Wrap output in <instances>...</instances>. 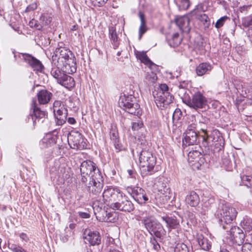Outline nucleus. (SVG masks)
Wrapping results in <instances>:
<instances>
[{"label": "nucleus", "mask_w": 252, "mask_h": 252, "mask_svg": "<svg viewBox=\"0 0 252 252\" xmlns=\"http://www.w3.org/2000/svg\"><path fill=\"white\" fill-rule=\"evenodd\" d=\"M52 63L55 65L64 66L67 74L76 71V62L72 52L66 47L57 48L52 58Z\"/></svg>", "instance_id": "obj_1"}, {"label": "nucleus", "mask_w": 252, "mask_h": 252, "mask_svg": "<svg viewBox=\"0 0 252 252\" xmlns=\"http://www.w3.org/2000/svg\"><path fill=\"white\" fill-rule=\"evenodd\" d=\"M139 160L140 170L143 175H151L155 172L154 167L156 163V158L146 148L143 149L141 152Z\"/></svg>", "instance_id": "obj_2"}, {"label": "nucleus", "mask_w": 252, "mask_h": 252, "mask_svg": "<svg viewBox=\"0 0 252 252\" xmlns=\"http://www.w3.org/2000/svg\"><path fill=\"white\" fill-rule=\"evenodd\" d=\"M237 215L236 209L228 203H225L218 209L216 215L221 223L224 229H226V225L230 224L235 219Z\"/></svg>", "instance_id": "obj_3"}, {"label": "nucleus", "mask_w": 252, "mask_h": 252, "mask_svg": "<svg viewBox=\"0 0 252 252\" xmlns=\"http://www.w3.org/2000/svg\"><path fill=\"white\" fill-rule=\"evenodd\" d=\"M155 101L158 108L162 109L172 102L173 96L169 92V88L165 84H161L157 90L153 92Z\"/></svg>", "instance_id": "obj_4"}, {"label": "nucleus", "mask_w": 252, "mask_h": 252, "mask_svg": "<svg viewBox=\"0 0 252 252\" xmlns=\"http://www.w3.org/2000/svg\"><path fill=\"white\" fill-rule=\"evenodd\" d=\"M120 107L123 108L128 113L134 115L140 114V105L137 103L136 98L131 94H124L121 95L119 100Z\"/></svg>", "instance_id": "obj_5"}, {"label": "nucleus", "mask_w": 252, "mask_h": 252, "mask_svg": "<svg viewBox=\"0 0 252 252\" xmlns=\"http://www.w3.org/2000/svg\"><path fill=\"white\" fill-rule=\"evenodd\" d=\"M209 123V120L207 118H202L199 121V124L201 126V130L204 133V135H202L203 142L206 143V145H208L211 142L212 144H214L215 146L220 150L223 147L224 145V141L221 136L216 135L215 136L214 133L212 135H208L207 131L204 128L203 125H207Z\"/></svg>", "instance_id": "obj_6"}, {"label": "nucleus", "mask_w": 252, "mask_h": 252, "mask_svg": "<svg viewBox=\"0 0 252 252\" xmlns=\"http://www.w3.org/2000/svg\"><path fill=\"white\" fill-rule=\"evenodd\" d=\"M81 181L83 183H86L89 179L93 178L96 174H101L97 168L96 164L91 160H85L80 165Z\"/></svg>", "instance_id": "obj_7"}, {"label": "nucleus", "mask_w": 252, "mask_h": 252, "mask_svg": "<svg viewBox=\"0 0 252 252\" xmlns=\"http://www.w3.org/2000/svg\"><path fill=\"white\" fill-rule=\"evenodd\" d=\"M123 193L118 188L109 187L105 189L102 193L103 204L112 208L113 204L123 198Z\"/></svg>", "instance_id": "obj_8"}, {"label": "nucleus", "mask_w": 252, "mask_h": 252, "mask_svg": "<svg viewBox=\"0 0 252 252\" xmlns=\"http://www.w3.org/2000/svg\"><path fill=\"white\" fill-rule=\"evenodd\" d=\"M67 139L68 144L72 149L81 150L87 148L86 139L78 131H70Z\"/></svg>", "instance_id": "obj_9"}, {"label": "nucleus", "mask_w": 252, "mask_h": 252, "mask_svg": "<svg viewBox=\"0 0 252 252\" xmlns=\"http://www.w3.org/2000/svg\"><path fill=\"white\" fill-rule=\"evenodd\" d=\"M183 102L189 107L197 110L205 108L207 105V98L200 93H195L191 98H184Z\"/></svg>", "instance_id": "obj_10"}, {"label": "nucleus", "mask_w": 252, "mask_h": 252, "mask_svg": "<svg viewBox=\"0 0 252 252\" xmlns=\"http://www.w3.org/2000/svg\"><path fill=\"white\" fill-rule=\"evenodd\" d=\"M154 187L162 194L161 197H164L163 203L170 199V189L167 179L164 177L159 176L156 178L155 180Z\"/></svg>", "instance_id": "obj_11"}, {"label": "nucleus", "mask_w": 252, "mask_h": 252, "mask_svg": "<svg viewBox=\"0 0 252 252\" xmlns=\"http://www.w3.org/2000/svg\"><path fill=\"white\" fill-rule=\"evenodd\" d=\"M53 111L58 126H62L67 120V110L63 102L56 100L53 104Z\"/></svg>", "instance_id": "obj_12"}, {"label": "nucleus", "mask_w": 252, "mask_h": 252, "mask_svg": "<svg viewBox=\"0 0 252 252\" xmlns=\"http://www.w3.org/2000/svg\"><path fill=\"white\" fill-rule=\"evenodd\" d=\"M90 193L97 195L99 194L103 188V182L101 174H96L94 177L88 180L84 183Z\"/></svg>", "instance_id": "obj_13"}, {"label": "nucleus", "mask_w": 252, "mask_h": 252, "mask_svg": "<svg viewBox=\"0 0 252 252\" xmlns=\"http://www.w3.org/2000/svg\"><path fill=\"white\" fill-rule=\"evenodd\" d=\"M145 227L152 236L154 235L157 238H161L166 234V231L162 224L155 219L147 224Z\"/></svg>", "instance_id": "obj_14"}, {"label": "nucleus", "mask_w": 252, "mask_h": 252, "mask_svg": "<svg viewBox=\"0 0 252 252\" xmlns=\"http://www.w3.org/2000/svg\"><path fill=\"white\" fill-rule=\"evenodd\" d=\"M83 238L86 243L92 246L98 245L101 242V237L98 232L85 229L83 233Z\"/></svg>", "instance_id": "obj_15"}, {"label": "nucleus", "mask_w": 252, "mask_h": 252, "mask_svg": "<svg viewBox=\"0 0 252 252\" xmlns=\"http://www.w3.org/2000/svg\"><path fill=\"white\" fill-rule=\"evenodd\" d=\"M31 108L33 110L32 114H31V117L34 124L38 123H43L45 119L46 112L41 111L37 106L35 100H33L31 104Z\"/></svg>", "instance_id": "obj_16"}, {"label": "nucleus", "mask_w": 252, "mask_h": 252, "mask_svg": "<svg viewBox=\"0 0 252 252\" xmlns=\"http://www.w3.org/2000/svg\"><path fill=\"white\" fill-rule=\"evenodd\" d=\"M18 54L19 57L20 58L22 57L29 64L34 70H36V71L40 72H42L43 71L44 66L39 60L29 54H21L19 53H18Z\"/></svg>", "instance_id": "obj_17"}, {"label": "nucleus", "mask_w": 252, "mask_h": 252, "mask_svg": "<svg viewBox=\"0 0 252 252\" xmlns=\"http://www.w3.org/2000/svg\"><path fill=\"white\" fill-rule=\"evenodd\" d=\"M230 239L233 243H235L239 246L244 243L245 235L239 227L233 226L230 228Z\"/></svg>", "instance_id": "obj_18"}, {"label": "nucleus", "mask_w": 252, "mask_h": 252, "mask_svg": "<svg viewBox=\"0 0 252 252\" xmlns=\"http://www.w3.org/2000/svg\"><path fill=\"white\" fill-rule=\"evenodd\" d=\"M122 200L121 202L117 201L116 203L113 204L112 209L125 212H130L134 210V205L130 201L126 199L123 200V199Z\"/></svg>", "instance_id": "obj_19"}, {"label": "nucleus", "mask_w": 252, "mask_h": 252, "mask_svg": "<svg viewBox=\"0 0 252 252\" xmlns=\"http://www.w3.org/2000/svg\"><path fill=\"white\" fill-rule=\"evenodd\" d=\"M198 135L195 131H186L183 139V146H187L197 143Z\"/></svg>", "instance_id": "obj_20"}, {"label": "nucleus", "mask_w": 252, "mask_h": 252, "mask_svg": "<svg viewBox=\"0 0 252 252\" xmlns=\"http://www.w3.org/2000/svg\"><path fill=\"white\" fill-rule=\"evenodd\" d=\"M93 207L96 219L100 221L106 222V220H103L102 219L104 220V218H107L108 211L102 209L103 207H104L103 204L100 202L99 204L97 205L96 203H94Z\"/></svg>", "instance_id": "obj_21"}, {"label": "nucleus", "mask_w": 252, "mask_h": 252, "mask_svg": "<svg viewBox=\"0 0 252 252\" xmlns=\"http://www.w3.org/2000/svg\"><path fill=\"white\" fill-rule=\"evenodd\" d=\"M138 220H141L145 226L154 220L153 213L149 209L148 210H140L137 215Z\"/></svg>", "instance_id": "obj_22"}, {"label": "nucleus", "mask_w": 252, "mask_h": 252, "mask_svg": "<svg viewBox=\"0 0 252 252\" xmlns=\"http://www.w3.org/2000/svg\"><path fill=\"white\" fill-rule=\"evenodd\" d=\"M215 199L213 197L204 196L202 199V207H198L197 211L201 215H205L207 212L211 208L212 205L214 203Z\"/></svg>", "instance_id": "obj_23"}, {"label": "nucleus", "mask_w": 252, "mask_h": 252, "mask_svg": "<svg viewBox=\"0 0 252 252\" xmlns=\"http://www.w3.org/2000/svg\"><path fill=\"white\" fill-rule=\"evenodd\" d=\"M175 22L182 31L186 33H188L189 32V20L188 16H183L179 17L176 19Z\"/></svg>", "instance_id": "obj_24"}, {"label": "nucleus", "mask_w": 252, "mask_h": 252, "mask_svg": "<svg viewBox=\"0 0 252 252\" xmlns=\"http://www.w3.org/2000/svg\"><path fill=\"white\" fill-rule=\"evenodd\" d=\"M110 137L113 141L116 149L121 151L122 148V145L119 143V134L117 127L115 125H112L110 131Z\"/></svg>", "instance_id": "obj_25"}, {"label": "nucleus", "mask_w": 252, "mask_h": 252, "mask_svg": "<svg viewBox=\"0 0 252 252\" xmlns=\"http://www.w3.org/2000/svg\"><path fill=\"white\" fill-rule=\"evenodd\" d=\"M186 202L191 207L197 206L200 202V198L194 191H189L186 197Z\"/></svg>", "instance_id": "obj_26"}, {"label": "nucleus", "mask_w": 252, "mask_h": 252, "mask_svg": "<svg viewBox=\"0 0 252 252\" xmlns=\"http://www.w3.org/2000/svg\"><path fill=\"white\" fill-rule=\"evenodd\" d=\"M188 160L189 162L198 163L199 164L203 163L204 158H203V155L201 153L197 150L190 151L188 153Z\"/></svg>", "instance_id": "obj_27"}, {"label": "nucleus", "mask_w": 252, "mask_h": 252, "mask_svg": "<svg viewBox=\"0 0 252 252\" xmlns=\"http://www.w3.org/2000/svg\"><path fill=\"white\" fill-rule=\"evenodd\" d=\"M52 96V94L46 90L40 91L37 94L38 102L41 104H47Z\"/></svg>", "instance_id": "obj_28"}, {"label": "nucleus", "mask_w": 252, "mask_h": 252, "mask_svg": "<svg viewBox=\"0 0 252 252\" xmlns=\"http://www.w3.org/2000/svg\"><path fill=\"white\" fill-rule=\"evenodd\" d=\"M52 69L51 70V74L52 76L57 79V82L61 79L62 77H63V75H65L67 73L64 71V66H60L59 65H55L52 63Z\"/></svg>", "instance_id": "obj_29"}, {"label": "nucleus", "mask_w": 252, "mask_h": 252, "mask_svg": "<svg viewBox=\"0 0 252 252\" xmlns=\"http://www.w3.org/2000/svg\"><path fill=\"white\" fill-rule=\"evenodd\" d=\"M196 239L199 245L202 250L209 251L211 247V242L202 233H198L197 234Z\"/></svg>", "instance_id": "obj_30"}, {"label": "nucleus", "mask_w": 252, "mask_h": 252, "mask_svg": "<svg viewBox=\"0 0 252 252\" xmlns=\"http://www.w3.org/2000/svg\"><path fill=\"white\" fill-rule=\"evenodd\" d=\"M212 69L211 64L208 63H200L196 66L195 71L197 76H202L210 71Z\"/></svg>", "instance_id": "obj_31"}, {"label": "nucleus", "mask_w": 252, "mask_h": 252, "mask_svg": "<svg viewBox=\"0 0 252 252\" xmlns=\"http://www.w3.org/2000/svg\"><path fill=\"white\" fill-rule=\"evenodd\" d=\"M56 137L51 134H48L40 141V145L42 148L51 147L55 144Z\"/></svg>", "instance_id": "obj_32"}, {"label": "nucleus", "mask_w": 252, "mask_h": 252, "mask_svg": "<svg viewBox=\"0 0 252 252\" xmlns=\"http://www.w3.org/2000/svg\"><path fill=\"white\" fill-rule=\"evenodd\" d=\"M162 220L166 223V226L169 229H175L179 225V222L175 217H169L167 216L161 217Z\"/></svg>", "instance_id": "obj_33"}, {"label": "nucleus", "mask_w": 252, "mask_h": 252, "mask_svg": "<svg viewBox=\"0 0 252 252\" xmlns=\"http://www.w3.org/2000/svg\"><path fill=\"white\" fill-rule=\"evenodd\" d=\"M58 83L67 89L71 88L74 86L73 78L67 75L66 73L63 75V77L59 80Z\"/></svg>", "instance_id": "obj_34"}, {"label": "nucleus", "mask_w": 252, "mask_h": 252, "mask_svg": "<svg viewBox=\"0 0 252 252\" xmlns=\"http://www.w3.org/2000/svg\"><path fill=\"white\" fill-rule=\"evenodd\" d=\"M139 17L140 19V26L139 29V38L140 39L142 35L148 30V28L146 26V22L144 13L142 11H139Z\"/></svg>", "instance_id": "obj_35"}, {"label": "nucleus", "mask_w": 252, "mask_h": 252, "mask_svg": "<svg viewBox=\"0 0 252 252\" xmlns=\"http://www.w3.org/2000/svg\"><path fill=\"white\" fill-rule=\"evenodd\" d=\"M135 54L137 59H139L141 62L145 64L149 65L150 67L152 65H154V63L148 57L145 52H137Z\"/></svg>", "instance_id": "obj_36"}, {"label": "nucleus", "mask_w": 252, "mask_h": 252, "mask_svg": "<svg viewBox=\"0 0 252 252\" xmlns=\"http://www.w3.org/2000/svg\"><path fill=\"white\" fill-rule=\"evenodd\" d=\"M109 36L113 44L114 48L116 49L119 45L118 36L116 32V29L114 27H111L109 29Z\"/></svg>", "instance_id": "obj_37"}, {"label": "nucleus", "mask_w": 252, "mask_h": 252, "mask_svg": "<svg viewBox=\"0 0 252 252\" xmlns=\"http://www.w3.org/2000/svg\"><path fill=\"white\" fill-rule=\"evenodd\" d=\"M62 165L59 167L58 170L57 171V174L60 177L63 179H68L70 177V173L69 168H66L64 167V164H61Z\"/></svg>", "instance_id": "obj_38"}, {"label": "nucleus", "mask_w": 252, "mask_h": 252, "mask_svg": "<svg viewBox=\"0 0 252 252\" xmlns=\"http://www.w3.org/2000/svg\"><path fill=\"white\" fill-rule=\"evenodd\" d=\"M143 189L139 187H128L126 189L127 192L135 200L139 194L141 193Z\"/></svg>", "instance_id": "obj_39"}, {"label": "nucleus", "mask_w": 252, "mask_h": 252, "mask_svg": "<svg viewBox=\"0 0 252 252\" xmlns=\"http://www.w3.org/2000/svg\"><path fill=\"white\" fill-rule=\"evenodd\" d=\"M241 226L246 231L250 232L252 230V219L246 217L241 221Z\"/></svg>", "instance_id": "obj_40"}, {"label": "nucleus", "mask_w": 252, "mask_h": 252, "mask_svg": "<svg viewBox=\"0 0 252 252\" xmlns=\"http://www.w3.org/2000/svg\"><path fill=\"white\" fill-rule=\"evenodd\" d=\"M135 200L140 204H143L150 202L149 197L144 189Z\"/></svg>", "instance_id": "obj_41"}, {"label": "nucleus", "mask_w": 252, "mask_h": 252, "mask_svg": "<svg viewBox=\"0 0 252 252\" xmlns=\"http://www.w3.org/2000/svg\"><path fill=\"white\" fill-rule=\"evenodd\" d=\"M181 42V39L179 37L178 33H174L171 39L168 41L169 45L171 47H175L178 46Z\"/></svg>", "instance_id": "obj_42"}, {"label": "nucleus", "mask_w": 252, "mask_h": 252, "mask_svg": "<svg viewBox=\"0 0 252 252\" xmlns=\"http://www.w3.org/2000/svg\"><path fill=\"white\" fill-rule=\"evenodd\" d=\"M241 185L246 186L248 188L252 187V177L251 176L243 175L241 177Z\"/></svg>", "instance_id": "obj_43"}, {"label": "nucleus", "mask_w": 252, "mask_h": 252, "mask_svg": "<svg viewBox=\"0 0 252 252\" xmlns=\"http://www.w3.org/2000/svg\"><path fill=\"white\" fill-rule=\"evenodd\" d=\"M118 219V216L117 213L113 211L112 212H108V215H107V218L106 219L104 218L103 220H106V222H114L117 221Z\"/></svg>", "instance_id": "obj_44"}, {"label": "nucleus", "mask_w": 252, "mask_h": 252, "mask_svg": "<svg viewBox=\"0 0 252 252\" xmlns=\"http://www.w3.org/2000/svg\"><path fill=\"white\" fill-rule=\"evenodd\" d=\"M8 248L13 252H27L22 247L15 244H8Z\"/></svg>", "instance_id": "obj_45"}, {"label": "nucleus", "mask_w": 252, "mask_h": 252, "mask_svg": "<svg viewBox=\"0 0 252 252\" xmlns=\"http://www.w3.org/2000/svg\"><path fill=\"white\" fill-rule=\"evenodd\" d=\"M175 252H189L188 246L184 243H178L176 246Z\"/></svg>", "instance_id": "obj_46"}, {"label": "nucleus", "mask_w": 252, "mask_h": 252, "mask_svg": "<svg viewBox=\"0 0 252 252\" xmlns=\"http://www.w3.org/2000/svg\"><path fill=\"white\" fill-rule=\"evenodd\" d=\"M145 78L149 82L155 83L157 80V76L155 73L151 71L150 72H147L145 75Z\"/></svg>", "instance_id": "obj_47"}, {"label": "nucleus", "mask_w": 252, "mask_h": 252, "mask_svg": "<svg viewBox=\"0 0 252 252\" xmlns=\"http://www.w3.org/2000/svg\"><path fill=\"white\" fill-rule=\"evenodd\" d=\"M40 20L44 25H48L52 21V17L47 14H43L41 16Z\"/></svg>", "instance_id": "obj_48"}, {"label": "nucleus", "mask_w": 252, "mask_h": 252, "mask_svg": "<svg viewBox=\"0 0 252 252\" xmlns=\"http://www.w3.org/2000/svg\"><path fill=\"white\" fill-rule=\"evenodd\" d=\"M242 25L245 27H252V15L243 18Z\"/></svg>", "instance_id": "obj_49"}, {"label": "nucleus", "mask_w": 252, "mask_h": 252, "mask_svg": "<svg viewBox=\"0 0 252 252\" xmlns=\"http://www.w3.org/2000/svg\"><path fill=\"white\" fill-rule=\"evenodd\" d=\"M190 6L189 0H181L179 5L180 10H187Z\"/></svg>", "instance_id": "obj_50"}, {"label": "nucleus", "mask_w": 252, "mask_h": 252, "mask_svg": "<svg viewBox=\"0 0 252 252\" xmlns=\"http://www.w3.org/2000/svg\"><path fill=\"white\" fill-rule=\"evenodd\" d=\"M228 19V17L226 16H224L221 17L216 23V24H215L216 28L219 29V28H220V27H222L223 25H224L225 22Z\"/></svg>", "instance_id": "obj_51"}, {"label": "nucleus", "mask_w": 252, "mask_h": 252, "mask_svg": "<svg viewBox=\"0 0 252 252\" xmlns=\"http://www.w3.org/2000/svg\"><path fill=\"white\" fill-rule=\"evenodd\" d=\"M242 252H252V245L249 243H245L242 247Z\"/></svg>", "instance_id": "obj_52"}, {"label": "nucleus", "mask_w": 252, "mask_h": 252, "mask_svg": "<svg viewBox=\"0 0 252 252\" xmlns=\"http://www.w3.org/2000/svg\"><path fill=\"white\" fill-rule=\"evenodd\" d=\"M143 126V123L141 121L133 122L132 124V129L133 130H138Z\"/></svg>", "instance_id": "obj_53"}, {"label": "nucleus", "mask_w": 252, "mask_h": 252, "mask_svg": "<svg viewBox=\"0 0 252 252\" xmlns=\"http://www.w3.org/2000/svg\"><path fill=\"white\" fill-rule=\"evenodd\" d=\"M182 116V112L179 109H176L173 114V119L174 121L179 120Z\"/></svg>", "instance_id": "obj_54"}, {"label": "nucleus", "mask_w": 252, "mask_h": 252, "mask_svg": "<svg viewBox=\"0 0 252 252\" xmlns=\"http://www.w3.org/2000/svg\"><path fill=\"white\" fill-rule=\"evenodd\" d=\"M150 242L153 245V248L155 250H158L160 249V246L158 243L157 241L154 237L151 238Z\"/></svg>", "instance_id": "obj_55"}, {"label": "nucleus", "mask_w": 252, "mask_h": 252, "mask_svg": "<svg viewBox=\"0 0 252 252\" xmlns=\"http://www.w3.org/2000/svg\"><path fill=\"white\" fill-rule=\"evenodd\" d=\"M180 75V72L176 71V72H166V77L170 79H174L175 77H178Z\"/></svg>", "instance_id": "obj_56"}, {"label": "nucleus", "mask_w": 252, "mask_h": 252, "mask_svg": "<svg viewBox=\"0 0 252 252\" xmlns=\"http://www.w3.org/2000/svg\"><path fill=\"white\" fill-rule=\"evenodd\" d=\"M196 126H197L196 124H195L194 123H192V124H189L188 126L186 131H196Z\"/></svg>", "instance_id": "obj_57"}, {"label": "nucleus", "mask_w": 252, "mask_h": 252, "mask_svg": "<svg viewBox=\"0 0 252 252\" xmlns=\"http://www.w3.org/2000/svg\"><path fill=\"white\" fill-rule=\"evenodd\" d=\"M69 236L67 232L64 234H62L61 235V239L63 242H65L68 241Z\"/></svg>", "instance_id": "obj_58"}, {"label": "nucleus", "mask_w": 252, "mask_h": 252, "mask_svg": "<svg viewBox=\"0 0 252 252\" xmlns=\"http://www.w3.org/2000/svg\"><path fill=\"white\" fill-rule=\"evenodd\" d=\"M19 236L23 241L28 242L29 240V238L26 233H22L20 234Z\"/></svg>", "instance_id": "obj_59"}, {"label": "nucleus", "mask_w": 252, "mask_h": 252, "mask_svg": "<svg viewBox=\"0 0 252 252\" xmlns=\"http://www.w3.org/2000/svg\"><path fill=\"white\" fill-rule=\"evenodd\" d=\"M79 216L82 218L84 219L89 218L90 217V215L85 212H79Z\"/></svg>", "instance_id": "obj_60"}, {"label": "nucleus", "mask_w": 252, "mask_h": 252, "mask_svg": "<svg viewBox=\"0 0 252 252\" xmlns=\"http://www.w3.org/2000/svg\"><path fill=\"white\" fill-rule=\"evenodd\" d=\"M66 120H67V122L70 125H75L76 123V120L72 117H69Z\"/></svg>", "instance_id": "obj_61"}, {"label": "nucleus", "mask_w": 252, "mask_h": 252, "mask_svg": "<svg viewBox=\"0 0 252 252\" xmlns=\"http://www.w3.org/2000/svg\"><path fill=\"white\" fill-rule=\"evenodd\" d=\"M202 6L201 5H198L196 6V8L195 9H194L193 10V11H192L193 14H196L197 15H199V14L198 13V11L200 9H202Z\"/></svg>", "instance_id": "obj_62"}, {"label": "nucleus", "mask_w": 252, "mask_h": 252, "mask_svg": "<svg viewBox=\"0 0 252 252\" xmlns=\"http://www.w3.org/2000/svg\"><path fill=\"white\" fill-rule=\"evenodd\" d=\"M36 8V5L35 4H32V5L28 6L26 8V11H29L31 10H33Z\"/></svg>", "instance_id": "obj_63"}, {"label": "nucleus", "mask_w": 252, "mask_h": 252, "mask_svg": "<svg viewBox=\"0 0 252 252\" xmlns=\"http://www.w3.org/2000/svg\"><path fill=\"white\" fill-rule=\"evenodd\" d=\"M127 172L130 177L135 178V172L134 170H128Z\"/></svg>", "instance_id": "obj_64"}]
</instances>
